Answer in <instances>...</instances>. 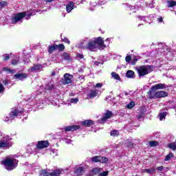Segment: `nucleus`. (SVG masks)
Listing matches in <instances>:
<instances>
[{
	"label": "nucleus",
	"instance_id": "nucleus-63",
	"mask_svg": "<svg viewBox=\"0 0 176 176\" xmlns=\"http://www.w3.org/2000/svg\"><path fill=\"white\" fill-rule=\"evenodd\" d=\"M41 104H43L42 102H39V104L41 105Z\"/></svg>",
	"mask_w": 176,
	"mask_h": 176
},
{
	"label": "nucleus",
	"instance_id": "nucleus-9",
	"mask_svg": "<svg viewBox=\"0 0 176 176\" xmlns=\"http://www.w3.org/2000/svg\"><path fill=\"white\" fill-rule=\"evenodd\" d=\"M167 86L165 84L159 83L151 87V91H153V90H163Z\"/></svg>",
	"mask_w": 176,
	"mask_h": 176
},
{
	"label": "nucleus",
	"instance_id": "nucleus-36",
	"mask_svg": "<svg viewBox=\"0 0 176 176\" xmlns=\"http://www.w3.org/2000/svg\"><path fill=\"white\" fill-rule=\"evenodd\" d=\"M110 135L112 137H117V135H119V131L117 130L111 131L110 133Z\"/></svg>",
	"mask_w": 176,
	"mask_h": 176
},
{
	"label": "nucleus",
	"instance_id": "nucleus-59",
	"mask_svg": "<svg viewBox=\"0 0 176 176\" xmlns=\"http://www.w3.org/2000/svg\"><path fill=\"white\" fill-rule=\"evenodd\" d=\"M46 1V2H53V1H54V0H45Z\"/></svg>",
	"mask_w": 176,
	"mask_h": 176
},
{
	"label": "nucleus",
	"instance_id": "nucleus-19",
	"mask_svg": "<svg viewBox=\"0 0 176 176\" xmlns=\"http://www.w3.org/2000/svg\"><path fill=\"white\" fill-rule=\"evenodd\" d=\"M76 175H82L83 173H85V168L82 166H80L76 169L75 171Z\"/></svg>",
	"mask_w": 176,
	"mask_h": 176
},
{
	"label": "nucleus",
	"instance_id": "nucleus-55",
	"mask_svg": "<svg viewBox=\"0 0 176 176\" xmlns=\"http://www.w3.org/2000/svg\"><path fill=\"white\" fill-rule=\"evenodd\" d=\"M9 58V55L4 56V60L8 61V59Z\"/></svg>",
	"mask_w": 176,
	"mask_h": 176
},
{
	"label": "nucleus",
	"instance_id": "nucleus-49",
	"mask_svg": "<svg viewBox=\"0 0 176 176\" xmlns=\"http://www.w3.org/2000/svg\"><path fill=\"white\" fill-rule=\"evenodd\" d=\"M11 64H12V65H16L19 64V60L14 59L12 60Z\"/></svg>",
	"mask_w": 176,
	"mask_h": 176
},
{
	"label": "nucleus",
	"instance_id": "nucleus-6",
	"mask_svg": "<svg viewBox=\"0 0 176 176\" xmlns=\"http://www.w3.org/2000/svg\"><path fill=\"white\" fill-rule=\"evenodd\" d=\"M150 98H163L164 97H167L168 94L164 91H159L153 93V91H149Z\"/></svg>",
	"mask_w": 176,
	"mask_h": 176
},
{
	"label": "nucleus",
	"instance_id": "nucleus-58",
	"mask_svg": "<svg viewBox=\"0 0 176 176\" xmlns=\"http://www.w3.org/2000/svg\"><path fill=\"white\" fill-rule=\"evenodd\" d=\"M56 75V72H52V76H54Z\"/></svg>",
	"mask_w": 176,
	"mask_h": 176
},
{
	"label": "nucleus",
	"instance_id": "nucleus-25",
	"mask_svg": "<svg viewBox=\"0 0 176 176\" xmlns=\"http://www.w3.org/2000/svg\"><path fill=\"white\" fill-rule=\"evenodd\" d=\"M174 6H176V1H167V7L168 8H174Z\"/></svg>",
	"mask_w": 176,
	"mask_h": 176
},
{
	"label": "nucleus",
	"instance_id": "nucleus-4",
	"mask_svg": "<svg viewBox=\"0 0 176 176\" xmlns=\"http://www.w3.org/2000/svg\"><path fill=\"white\" fill-rule=\"evenodd\" d=\"M12 137L9 136L8 135H6L0 139V148L2 149H9V148L13 146V142H12Z\"/></svg>",
	"mask_w": 176,
	"mask_h": 176
},
{
	"label": "nucleus",
	"instance_id": "nucleus-34",
	"mask_svg": "<svg viewBox=\"0 0 176 176\" xmlns=\"http://www.w3.org/2000/svg\"><path fill=\"white\" fill-rule=\"evenodd\" d=\"M100 156H95L91 158V160L94 163H98V162H100Z\"/></svg>",
	"mask_w": 176,
	"mask_h": 176
},
{
	"label": "nucleus",
	"instance_id": "nucleus-20",
	"mask_svg": "<svg viewBox=\"0 0 176 176\" xmlns=\"http://www.w3.org/2000/svg\"><path fill=\"white\" fill-rule=\"evenodd\" d=\"M82 126H86L87 127H90L94 124V122L92 120H85L82 122Z\"/></svg>",
	"mask_w": 176,
	"mask_h": 176
},
{
	"label": "nucleus",
	"instance_id": "nucleus-27",
	"mask_svg": "<svg viewBox=\"0 0 176 176\" xmlns=\"http://www.w3.org/2000/svg\"><path fill=\"white\" fill-rule=\"evenodd\" d=\"M61 57H62V58H63V60H71V56H69V54L67 52H64L61 55Z\"/></svg>",
	"mask_w": 176,
	"mask_h": 176
},
{
	"label": "nucleus",
	"instance_id": "nucleus-42",
	"mask_svg": "<svg viewBox=\"0 0 176 176\" xmlns=\"http://www.w3.org/2000/svg\"><path fill=\"white\" fill-rule=\"evenodd\" d=\"M126 63H131V56L127 55L125 58Z\"/></svg>",
	"mask_w": 176,
	"mask_h": 176
},
{
	"label": "nucleus",
	"instance_id": "nucleus-57",
	"mask_svg": "<svg viewBox=\"0 0 176 176\" xmlns=\"http://www.w3.org/2000/svg\"><path fill=\"white\" fill-rule=\"evenodd\" d=\"M100 64H102V63H101L100 62H98V61H96V62H95V65H98H98H100Z\"/></svg>",
	"mask_w": 176,
	"mask_h": 176
},
{
	"label": "nucleus",
	"instance_id": "nucleus-23",
	"mask_svg": "<svg viewBox=\"0 0 176 176\" xmlns=\"http://www.w3.org/2000/svg\"><path fill=\"white\" fill-rule=\"evenodd\" d=\"M101 171H102V168H94L91 170V173L94 175L96 174H100Z\"/></svg>",
	"mask_w": 176,
	"mask_h": 176
},
{
	"label": "nucleus",
	"instance_id": "nucleus-44",
	"mask_svg": "<svg viewBox=\"0 0 176 176\" xmlns=\"http://www.w3.org/2000/svg\"><path fill=\"white\" fill-rule=\"evenodd\" d=\"M137 61H138V58L135 56L132 61L131 62V65H135Z\"/></svg>",
	"mask_w": 176,
	"mask_h": 176
},
{
	"label": "nucleus",
	"instance_id": "nucleus-18",
	"mask_svg": "<svg viewBox=\"0 0 176 176\" xmlns=\"http://www.w3.org/2000/svg\"><path fill=\"white\" fill-rule=\"evenodd\" d=\"M156 171V168L155 167L147 168V169H143L142 170V173H147V174H155Z\"/></svg>",
	"mask_w": 176,
	"mask_h": 176
},
{
	"label": "nucleus",
	"instance_id": "nucleus-51",
	"mask_svg": "<svg viewBox=\"0 0 176 176\" xmlns=\"http://www.w3.org/2000/svg\"><path fill=\"white\" fill-rule=\"evenodd\" d=\"M65 144H70L72 142L71 140L67 139V138H65Z\"/></svg>",
	"mask_w": 176,
	"mask_h": 176
},
{
	"label": "nucleus",
	"instance_id": "nucleus-15",
	"mask_svg": "<svg viewBox=\"0 0 176 176\" xmlns=\"http://www.w3.org/2000/svg\"><path fill=\"white\" fill-rule=\"evenodd\" d=\"M98 96V90H91L90 93L87 94L88 98H94V97H97Z\"/></svg>",
	"mask_w": 176,
	"mask_h": 176
},
{
	"label": "nucleus",
	"instance_id": "nucleus-28",
	"mask_svg": "<svg viewBox=\"0 0 176 176\" xmlns=\"http://www.w3.org/2000/svg\"><path fill=\"white\" fill-rule=\"evenodd\" d=\"M173 157H174V154L173 153H170L165 157L164 162H168L169 160H171Z\"/></svg>",
	"mask_w": 176,
	"mask_h": 176
},
{
	"label": "nucleus",
	"instance_id": "nucleus-43",
	"mask_svg": "<svg viewBox=\"0 0 176 176\" xmlns=\"http://www.w3.org/2000/svg\"><path fill=\"white\" fill-rule=\"evenodd\" d=\"M84 56H83V54H79V53H78L77 54H76V58H77V60H82V59H83L84 58Z\"/></svg>",
	"mask_w": 176,
	"mask_h": 176
},
{
	"label": "nucleus",
	"instance_id": "nucleus-45",
	"mask_svg": "<svg viewBox=\"0 0 176 176\" xmlns=\"http://www.w3.org/2000/svg\"><path fill=\"white\" fill-rule=\"evenodd\" d=\"M130 10L132 12V13H137V11L138 10H137V8H135V6H131L130 7Z\"/></svg>",
	"mask_w": 176,
	"mask_h": 176
},
{
	"label": "nucleus",
	"instance_id": "nucleus-48",
	"mask_svg": "<svg viewBox=\"0 0 176 176\" xmlns=\"http://www.w3.org/2000/svg\"><path fill=\"white\" fill-rule=\"evenodd\" d=\"M5 91V87L2 83H0V93H3Z\"/></svg>",
	"mask_w": 176,
	"mask_h": 176
},
{
	"label": "nucleus",
	"instance_id": "nucleus-61",
	"mask_svg": "<svg viewBox=\"0 0 176 176\" xmlns=\"http://www.w3.org/2000/svg\"><path fill=\"white\" fill-rule=\"evenodd\" d=\"M138 119H139V120L141 119V116H138Z\"/></svg>",
	"mask_w": 176,
	"mask_h": 176
},
{
	"label": "nucleus",
	"instance_id": "nucleus-62",
	"mask_svg": "<svg viewBox=\"0 0 176 176\" xmlns=\"http://www.w3.org/2000/svg\"><path fill=\"white\" fill-rule=\"evenodd\" d=\"M175 109H176V104H175Z\"/></svg>",
	"mask_w": 176,
	"mask_h": 176
},
{
	"label": "nucleus",
	"instance_id": "nucleus-32",
	"mask_svg": "<svg viewBox=\"0 0 176 176\" xmlns=\"http://www.w3.org/2000/svg\"><path fill=\"white\" fill-rule=\"evenodd\" d=\"M111 76L112 78H113V79H116V80H120V76H119V74L115 72L111 73Z\"/></svg>",
	"mask_w": 176,
	"mask_h": 176
},
{
	"label": "nucleus",
	"instance_id": "nucleus-2",
	"mask_svg": "<svg viewBox=\"0 0 176 176\" xmlns=\"http://www.w3.org/2000/svg\"><path fill=\"white\" fill-rule=\"evenodd\" d=\"M32 16V13L30 12H23L17 13L12 17V24H17V23H23V19H26V20H30Z\"/></svg>",
	"mask_w": 176,
	"mask_h": 176
},
{
	"label": "nucleus",
	"instance_id": "nucleus-40",
	"mask_svg": "<svg viewBox=\"0 0 176 176\" xmlns=\"http://www.w3.org/2000/svg\"><path fill=\"white\" fill-rule=\"evenodd\" d=\"M40 174H41V175H43V176H49V175H50V173L46 171L45 170H41Z\"/></svg>",
	"mask_w": 176,
	"mask_h": 176
},
{
	"label": "nucleus",
	"instance_id": "nucleus-22",
	"mask_svg": "<svg viewBox=\"0 0 176 176\" xmlns=\"http://www.w3.org/2000/svg\"><path fill=\"white\" fill-rule=\"evenodd\" d=\"M61 174V170L60 169H56L53 170V172L50 173V176H59Z\"/></svg>",
	"mask_w": 176,
	"mask_h": 176
},
{
	"label": "nucleus",
	"instance_id": "nucleus-11",
	"mask_svg": "<svg viewBox=\"0 0 176 176\" xmlns=\"http://www.w3.org/2000/svg\"><path fill=\"white\" fill-rule=\"evenodd\" d=\"M14 79H17L18 80H24V79H27L28 78V74H16L14 76Z\"/></svg>",
	"mask_w": 176,
	"mask_h": 176
},
{
	"label": "nucleus",
	"instance_id": "nucleus-5",
	"mask_svg": "<svg viewBox=\"0 0 176 176\" xmlns=\"http://www.w3.org/2000/svg\"><path fill=\"white\" fill-rule=\"evenodd\" d=\"M153 67L151 65H142L138 67L136 69H137L138 76L141 77V76H145V75H148V74H151V72L153 71Z\"/></svg>",
	"mask_w": 176,
	"mask_h": 176
},
{
	"label": "nucleus",
	"instance_id": "nucleus-54",
	"mask_svg": "<svg viewBox=\"0 0 176 176\" xmlns=\"http://www.w3.org/2000/svg\"><path fill=\"white\" fill-rule=\"evenodd\" d=\"M6 5H7L6 1H3V2L0 3V6H6Z\"/></svg>",
	"mask_w": 176,
	"mask_h": 176
},
{
	"label": "nucleus",
	"instance_id": "nucleus-3",
	"mask_svg": "<svg viewBox=\"0 0 176 176\" xmlns=\"http://www.w3.org/2000/svg\"><path fill=\"white\" fill-rule=\"evenodd\" d=\"M1 164L4 166L6 170L8 171H12V170H14L16 167H17V164H19V161L16 160L14 157H9L6 160L1 162Z\"/></svg>",
	"mask_w": 176,
	"mask_h": 176
},
{
	"label": "nucleus",
	"instance_id": "nucleus-52",
	"mask_svg": "<svg viewBox=\"0 0 176 176\" xmlns=\"http://www.w3.org/2000/svg\"><path fill=\"white\" fill-rule=\"evenodd\" d=\"M164 168V167L163 166H159L157 168V170H158V171H163V169Z\"/></svg>",
	"mask_w": 176,
	"mask_h": 176
},
{
	"label": "nucleus",
	"instance_id": "nucleus-64",
	"mask_svg": "<svg viewBox=\"0 0 176 176\" xmlns=\"http://www.w3.org/2000/svg\"><path fill=\"white\" fill-rule=\"evenodd\" d=\"M140 25H141V24H139V25H138V27H140Z\"/></svg>",
	"mask_w": 176,
	"mask_h": 176
},
{
	"label": "nucleus",
	"instance_id": "nucleus-41",
	"mask_svg": "<svg viewBox=\"0 0 176 176\" xmlns=\"http://www.w3.org/2000/svg\"><path fill=\"white\" fill-rule=\"evenodd\" d=\"M100 163H107V162H108V159L105 157L100 156Z\"/></svg>",
	"mask_w": 176,
	"mask_h": 176
},
{
	"label": "nucleus",
	"instance_id": "nucleus-26",
	"mask_svg": "<svg viewBox=\"0 0 176 176\" xmlns=\"http://www.w3.org/2000/svg\"><path fill=\"white\" fill-rule=\"evenodd\" d=\"M111 43V38H107L104 42L103 41V44L100 46V47H107V46H109Z\"/></svg>",
	"mask_w": 176,
	"mask_h": 176
},
{
	"label": "nucleus",
	"instance_id": "nucleus-8",
	"mask_svg": "<svg viewBox=\"0 0 176 176\" xmlns=\"http://www.w3.org/2000/svg\"><path fill=\"white\" fill-rule=\"evenodd\" d=\"M73 78H74V76L69 74H65L64 75V78H63V85H69V83H72Z\"/></svg>",
	"mask_w": 176,
	"mask_h": 176
},
{
	"label": "nucleus",
	"instance_id": "nucleus-24",
	"mask_svg": "<svg viewBox=\"0 0 176 176\" xmlns=\"http://www.w3.org/2000/svg\"><path fill=\"white\" fill-rule=\"evenodd\" d=\"M135 73L133 70H128L126 74V78H134Z\"/></svg>",
	"mask_w": 176,
	"mask_h": 176
},
{
	"label": "nucleus",
	"instance_id": "nucleus-21",
	"mask_svg": "<svg viewBox=\"0 0 176 176\" xmlns=\"http://www.w3.org/2000/svg\"><path fill=\"white\" fill-rule=\"evenodd\" d=\"M54 50H57V45H49L48 47V53L52 54Z\"/></svg>",
	"mask_w": 176,
	"mask_h": 176
},
{
	"label": "nucleus",
	"instance_id": "nucleus-37",
	"mask_svg": "<svg viewBox=\"0 0 176 176\" xmlns=\"http://www.w3.org/2000/svg\"><path fill=\"white\" fill-rule=\"evenodd\" d=\"M148 145L150 146H157V145H159V142L156 141H150Z\"/></svg>",
	"mask_w": 176,
	"mask_h": 176
},
{
	"label": "nucleus",
	"instance_id": "nucleus-38",
	"mask_svg": "<svg viewBox=\"0 0 176 176\" xmlns=\"http://www.w3.org/2000/svg\"><path fill=\"white\" fill-rule=\"evenodd\" d=\"M58 49L60 52L64 51V49H65V46L63 44L57 45L56 50Z\"/></svg>",
	"mask_w": 176,
	"mask_h": 176
},
{
	"label": "nucleus",
	"instance_id": "nucleus-7",
	"mask_svg": "<svg viewBox=\"0 0 176 176\" xmlns=\"http://www.w3.org/2000/svg\"><path fill=\"white\" fill-rule=\"evenodd\" d=\"M20 115H23V111H19L16 109H12L9 114L8 118L6 120H13V119H15L17 118V116H20Z\"/></svg>",
	"mask_w": 176,
	"mask_h": 176
},
{
	"label": "nucleus",
	"instance_id": "nucleus-53",
	"mask_svg": "<svg viewBox=\"0 0 176 176\" xmlns=\"http://www.w3.org/2000/svg\"><path fill=\"white\" fill-rule=\"evenodd\" d=\"M95 87H102V83H97L95 85Z\"/></svg>",
	"mask_w": 176,
	"mask_h": 176
},
{
	"label": "nucleus",
	"instance_id": "nucleus-47",
	"mask_svg": "<svg viewBox=\"0 0 176 176\" xmlns=\"http://www.w3.org/2000/svg\"><path fill=\"white\" fill-rule=\"evenodd\" d=\"M108 171H103L102 173H100L98 176H108Z\"/></svg>",
	"mask_w": 176,
	"mask_h": 176
},
{
	"label": "nucleus",
	"instance_id": "nucleus-60",
	"mask_svg": "<svg viewBox=\"0 0 176 176\" xmlns=\"http://www.w3.org/2000/svg\"><path fill=\"white\" fill-rule=\"evenodd\" d=\"M7 71H8V72H13L12 70H10V69H7Z\"/></svg>",
	"mask_w": 176,
	"mask_h": 176
},
{
	"label": "nucleus",
	"instance_id": "nucleus-17",
	"mask_svg": "<svg viewBox=\"0 0 176 176\" xmlns=\"http://www.w3.org/2000/svg\"><path fill=\"white\" fill-rule=\"evenodd\" d=\"M42 68V65H34L33 67H30L28 71L29 72H35L36 71H39Z\"/></svg>",
	"mask_w": 176,
	"mask_h": 176
},
{
	"label": "nucleus",
	"instance_id": "nucleus-16",
	"mask_svg": "<svg viewBox=\"0 0 176 176\" xmlns=\"http://www.w3.org/2000/svg\"><path fill=\"white\" fill-rule=\"evenodd\" d=\"M137 19H139V20H143L145 23H148V24H151L152 21L149 19V16H138Z\"/></svg>",
	"mask_w": 176,
	"mask_h": 176
},
{
	"label": "nucleus",
	"instance_id": "nucleus-50",
	"mask_svg": "<svg viewBox=\"0 0 176 176\" xmlns=\"http://www.w3.org/2000/svg\"><path fill=\"white\" fill-rule=\"evenodd\" d=\"M157 21L158 23H163V17L159 16V17L157 18Z\"/></svg>",
	"mask_w": 176,
	"mask_h": 176
},
{
	"label": "nucleus",
	"instance_id": "nucleus-35",
	"mask_svg": "<svg viewBox=\"0 0 176 176\" xmlns=\"http://www.w3.org/2000/svg\"><path fill=\"white\" fill-rule=\"evenodd\" d=\"M134 107H135V102H131L126 105V108H128V109H132Z\"/></svg>",
	"mask_w": 176,
	"mask_h": 176
},
{
	"label": "nucleus",
	"instance_id": "nucleus-31",
	"mask_svg": "<svg viewBox=\"0 0 176 176\" xmlns=\"http://www.w3.org/2000/svg\"><path fill=\"white\" fill-rule=\"evenodd\" d=\"M166 116H167V112L164 111L163 113H160L158 118H160V120H163V119L166 118Z\"/></svg>",
	"mask_w": 176,
	"mask_h": 176
},
{
	"label": "nucleus",
	"instance_id": "nucleus-46",
	"mask_svg": "<svg viewBox=\"0 0 176 176\" xmlns=\"http://www.w3.org/2000/svg\"><path fill=\"white\" fill-rule=\"evenodd\" d=\"M62 41H63L65 43H68V45L71 43V41H69V39H68L67 37H63V38H62Z\"/></svg>",
	"mask_w": 176,
	"mask_h": 176
},
{
	"label": "nucleus",
	"instance_id": "nucleus-29",
	"mask_svg": "<svg viewBox=\"0 0 176 176\" xmlns=\"http://www.w3.org/2000/svg\"><path fill=\"white\" fill-rule=\"evenodd\" d=\"M54 86L53 85V82H50L46 84L45 89V90H52Z\"/></svg>",
	"mask_w": 176,
	"mask_h": 176
},
{
	"label": "nucleus",
	"instance_id": "nucleus-33",
	"mask_svg": "<svg viewBox=\"0 0 176 176\" xmlns=\"http://www.w3.org/2000/svg\"><path fill=\"white\" fill-rule=\"evenodd\" d=\"M126 146H128V148H133L134 146V144L133 143V140H127L126 143Z\"/></svg>",
	"mask_w": 176,
	"mask_h": 176
},
{
	"label": "nucleus",
	"instance_id": "nucleus-13",
	"mask_svg": "<svg viewBox=\"0 0 176 176\" xmlns=\"http://www.w3.org/2000/svg\"><path fill=\"white\" fill-rule=\"evenodd\" d=\"M80 129V126L79 125H72V126H67L65 127V131H76V130H79Z\"/></svg>",
	"mask_w": 176,
	"mask_h": 176
},
{
	"label": "nucleus",
	"instance_id": "nucleus-12",
	"mask_svg": "<svg viewBox=\"0 0 176 176\" xmlns=\"http://www.w3.org/2000/svg\"><path fill=\"white\" fill-rule=\"evenodd\" d=\"M74 9H75V3H74V1H69L66 5V11L67 13H71Z\"/></svg>",
	"mask_w": 176,
	"mask_h": 176
},
{
	"label": "nucleus",
	"instance_id": "nucleus-30",
	"mask_svg": "<svg viewBox=\"0 0 176 176\" xmlns=\"http://www.w3.org/2000/svg\"><path fill=\"white\" fill-rule=\"evenodd\" d=\"M168 146L170 148V149H172V151H176V141L175 142L168 144Z\"/></svg>",
	"mask_w": 176,
	"mask_h": 176
},
{
	"label": "nucleus",
	"instance_id": "nucleus-39",
	"mask_svg": "<svg viewBox=\"0 0 176 176\" xmlns=\"http://www.w3.org/2000/svg\"><path fill=\"white\" fill-rule=\"evenodd\" d=\"M69 102H71V104H78V102H79V98H70Z\"/></svg>",
	"mask_w": 176,
	"mask_h": 176
},
{
	"label": "nucleus",
	"instance_id": "nucleus-10",
	"mask_svg": "<svg viewBox=\"0 0 176 176\" xmlns=\"http://www.w3.org/2000/svg\"><path fill=\"white\" fill-rule=\"evenodd\" d=\"M49 146V142L47 141H39L36 145V148L38 149H43V148H47Z\"/></svg>",
	"mask_w": 176,
	"mask_h": 176
},
{
	"label": "nucleus",
	"instance_id": "nucleus-1",
	"mask_svg": "<svg viewBox=\"0 0 176 176\" xmlns=\"http://www.w3.org/2000/svg\"><path fill=\"white\" fill-rule=\"evenodd\" d=\"M82 46L86 45V49L89 50V52H96L98 49H101V46L104 45V40L102 38L98 37L94 39H89V38H85L81 43Z\"/></svg>",
	"mask_w": 176,
	"mask_h": 176
},
{
	"label": "nucleus",
	"instance_id": "nucleus-14",
	"mask_svg": "<svg viewBox=\"0 0 176 176\" xmlns=\"http://www.w3.org/2000/svg\"><path fill=\"white\" fill-rule=\"evenodd\" d=\"M112 111H107L103 116V117L101 118V120L102 122H107L108 119H110L112 117Z\"/></svg>",
	"mask_w": 176,
	"mask_h": 176
},
{
	"label": "nucleus",
	"instance_id": "nucleus-56",
	"mask_svg": "<svg viewBox=\"0 0 176 176\" xmlns=\"http://www.w3.org/2000/svg\"><path fill=\"white\" fill-rule=\"evenodd\" d=\"M91 6H94V7L97 6V3L96 2L91 3Z\"/></svg>",
	"mask_w": 176,
	"mask_h": 176
}]
</instances>
